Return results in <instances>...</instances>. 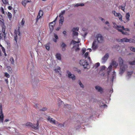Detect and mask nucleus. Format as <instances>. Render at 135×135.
Listing matches in <instances>:
<instances>
[{"mask_svg": "<svg viewBox=\"0 0 135 135\" xmlns=\"http://www.w3.org/2000/svg\"><path fill=\"white\" fill-rule=\"evenodd\" d=\"M73 40L71 42V44L73 46V48L76 51H78L79 50L78 47L79 43L80 42V39H78L77 37H73Z\"/></svg>", "mask_w": 135, "mask_h": 135, "instance_id": "obj_1", "label": "nucleus"}, {"mask_svg": "<svg viewBox=\"0 0 135 135\" xmlns=\"http://www.w3.org/2000/svg\"><path fill=\"white\" fill-rule=\"evenodd\" d=\"M118 61L119 66L120 67V74H122L124 72L126 69V65H124L123 64V60L121 57L119 58Z\"/></svg>", "mask_w": 135, "mask_h": 135, "instance_id": "obj_2", "label": "nucleus"}, {"mask_svg": "<svg viewBox=\"0 0 135 135\" xmlns=\"http://www.w3.org/2000/svg\"><path fill=\"white\" fill-rule=\"evenodd\" d=\"M89 53L88 52H86L85 53V69H88L90 68V65L89 63L91 62V59L90 57H88Z\"/></svg>", "mask_w": 135, "mask_h": 135, "instance_id": "obj_3", "label": "nucleus"}, {"mask_svg": "<svg viewBox=\"0 0 135 135\" xmlns=\"http://www.w3.org/2000/svg\"><path fill=\"white\" fill-rule=\"evenodd\" d=\"M19 29L20 27H18V30L17 31L15 30L14 32V40L16 43H17V35H18L19 36H20V33Z\"/></svg>", "mask_w": 135, "mask_h": 135, "instance_id": "obj_4", "label": "nucleus"}, {"mask_svg": "<svg viewBox=\"0 0 135 135\" xmlns=\"http://www.w3.org/2000/svg\"><path fill=\"white\" fill-rule=\"evenodd\" d=\"M96 38H97L98 42L99 43H102L104 41L103 37L100 34H97L96 36Z\"/></svg>", "mask_w": 135, "mask_h": 135, "instance_id": "obj_5", "label": "nucleus"}, {"mask_svg": "<svg viewBox=\"0 0 135 135\" xmlns=\"http://www.w3.org/2000/svg\"><path fill=\"white\" fill-rule=\"evenodd\" d=\"M79 29L78 27H74L72 29L73 31V37H76L78 35V33L76 31H78Z\"/></svg>", "mask_w": 135, "mask_h": 135, "instance_id": "obj_6", "label": "nucleus"}, {"mask_svg": "<svg viewBox=\"0 0 135 135\" xmlns=\"http://www.w3.org/2000/svg\"><path fill=\"white\" fill-rule=\"evenodd\" d=\"M0 122H2L4 119L3 114L2 111V106L1 104H0Z\"/></svg>", "mask_w": 135, "mask_h": 135, "instance_id": "obj_7", "label": "nucleus"}, {"mask_svg": "<svg viewBox=\"0 0 135 135\" xmlns=\"http://www.w3.org/2000/svg\"><path fill=\"white\" fill-rule=\"evenodd\" d=\"M67 73L68 77L71 79L72 80H75V76L73 74H72L69 71H67Z\"/></svg>", "mask_w": 135, "mask_h": 135, "instance_id": "obj_8", "label": "nucleus"}, {"mask_svg": "<svg viewBox=\"0 0 135 135\" xmlns=\"http://www.w3.org/2000/svg\"><path fill=\"white\" fill-rule=\"evenodd\" d=\"M57 19V17L56 18L55 20L49 23V27L51 31H52L53 30L54 26L55 24V22L56 20Z\"/></svg>", "mask_w": 135, "mask_h": 135, "instance_id": "obj_9", "label": "nucleus"}, {"mask_svg": "<svg viewBox=\"0 0 135 135\" xmlns=\"http://www.w3.org/2000/svg\"><path fill=\"white\" fill-rule=\"evenodd\" d=\"M47 120L51 123L54 124L56 125L58 124V122H57L54 119L51 118L50 117H47Z\"/></svg>", "mask_w": 135, "mask_h": 135, "instance_id": "obj_10", "label": "nucleus"}, {"mask_svg": "<svg viewBox=\"0 0 135 135\" xmlns=\"http://www.w3.org/2000/svg\"><path fill=\"white\" fill-rule=\"evenodd\" d=\"M112 23L114 25L113 26L114 28H116L117 30L118 29H119V28H122V29L123 30L124 27L123 26L117 25L114 22H113Z\"/></svg>", "mask_w": 135, "mask_h": 135, "instance_id": "obj_11", "label": "nucleus"}, {"mask_svg": "<svg viewBox=\"0 0 135 135\" xmlns=\"http://www.w3.org/2000/svg\"><path fill=\"white\" fill-rule=\"evenodd\" d=\"M96 40H95L93 43L92 48L93 50H95L98 47V44Z\"/></svg>", "mask_w": 135, "mask_h": 135, "instance_id": "obj_12", "label": "nucleus"}, {"mask_svg": "<svg viewBox=\"0 0 135 135\" xmlns=\"http://www.w3.org/2000/svg\"><path fill=\"white\" fill-rule=\"evenodd\" d=\"M109 57V55L108 53L106 54L102 58V62L105 63Z\"/></svg>", "mask_w": 135, "mask_h": 135, "instance_id": "obj_13", "label": "nucleus"}, {"mask_svg": "<svg viewBox=\"0 0 135 135\" xmlns=\"http://www.w3.org/2000/svg\"><path fill=\"white\" fill-rule=\"evenodd\" d=\"M54 71L56 73H59L61 74V68L59 66H57L54 69Z\"/></svg>", "mask_w": 135, "mask_h": 135, "instance_id": "obj_14", "label": "nucleus"}, {"mask_svg": "<svg viewBox=\"0 0 135 135\" xmlns=\"http://www.w3.org/2000/svg\"><path fill=\"white\" fill-rule=\"evenodd\" d=\"M95 89L98 91L100 92L101 93L103 92L102 88L98 86H96L95 87Z\"/></svg>", "mask_w": 135, "mask_h": 135, "instance_id": "obj_15", "label": "nucleus"}, {"mask_svg": "<svg viewBox=\"0 0 135 135\" xmlns=\"http://www.w3.org/2000/svg\"><path fill=\"white\" fill-rule=\"evenodd\" d=\"M55 56L58 60H61V55L60 53H57L55 55Z\"/></svg>", "mask_w": 135, "mask_h": 135, "instance_id": "obj_16", "label": "nucleus"}, {"mask_svg": "<svg viewBox=\"0 0 135 135\" xmlns=\"http://www.w3.org/2000/svg\"><path fill=\"white\" fill-rule=\"evenodd\" d=\"M61 47L62 51H65V47H66V45L64 43H62L61 45Z\"/></svg>", "mask_w": 135, "mask_h": 135, "instance_id": "obj_17", "label": "nucleus"}, {"mask_svg": "<svg viewBox=\"0 0 135 135\" xmlns=\"http://www.w3.org/2000/svg\"><path fill=\"white\" fill-rule=\"evenodd\" d=\"M111 65L114 67H116L118 65V64L114 60H112V61Z\"/></svg>", "mask_w": 135, "mask_h": 135, "instance_id": "obj_18", "label": "nucleus"}, {"mask_svg": "<svg viewBox=\"0 0 135 135\" xmlns=\"http://www.w3.org/2000/svg\"><path fill=\"white\" fill-rule=\"evenodd\" d=\"M130 13L129 12L127 13L126 14V21L127 22L129 20Z\"/></svg>", "mask_w": 135, "mask_h": 135, "instance_id": "obj_19", "label": "nucleus"}, {"mask_svg": "<svg viewBox=\"0 0 135 135\" xmlns=\"http://www.w3.org/2000/svg\"><path fill=\"white\" fill-rule=\"evenodd\" d=\"M84 49L83 48L82 49L80 54V57H84Z\"/></svg>", "mask_w": 135, "mask_h": 135, "instance_id": "obj_20", "label": "nucleus"}, {"mask_svg": "<svg viewBox=\"0 0 135 135\" xmlns=\"http://www.w3.org/2000/svg\"><path fill=\"white\" fill-rule=\"evenodd\" d=\"M79 64L81 66L84 67V59L80 60L79 62Z\"/></svg>", "mask_w": 135, "mask_h": 135, "instance_id": "obj_21", "label": "nucleus"}, {"mask_svg": "<svg viewBox=\"0 0 135 135\" xmlns=\"http://www.w3.org/2000/svg\"><path fill=\"white\" fill-rule=\"evenodd\" d=\"M54 37L55 38L53 39V40L55 42H57V40L58 39V36L55 33L54 34Z\"/></svg>", "mask_w": 135, "mask_h": 135, "instance_id": "obj_22", "label": "nucleus"}, {"mask_svg": "<svg viewBox=\"0 0 135 135\" xmlns=\"http://www.w3.org/2000/svg\"><path fill=\"white\" fill-rule=\"evenodd\" d=\"M60 18V19L59 21V24L60 25H62L64 21V18L63 17Z\"/></svg>", "mask_w": 135, "mask_h": 135, "instance_id": "obj_23", "label": "nucleus"}, {"mask_svg": "<svg viewBox=\"0 0 135 135\" xmlns=\"http://www.w3.org/2000/svg\"><path fill=\"white\" fill-rule=\"evenodd\" d=\"M118 30L120 32H122V33L123 35H127V33L126 32H124L123 31L122 29H118Z\"/></svg>", "mask_w": 135, "mask_h": 135, "instance_id": "obj_24", "label": "nucleus"}, {"mask_svg": "<svg viewBox=\"0 0 135 135\" xmlns=\"http://www.w3.org/2000/svg\"><path fill=\"white\" fill-rule=\"evenodd\" d=\"M117 17H118L119 20L121 21H122V16L120 13H119L117 16Z\"/></svg>", "mask_w": 135, "mask_h": 135, "instance_id": "obj_25", "label": "nucleus"}, {"mask_svg": "<svg viewBox=\"0 0 135 135\" xmlns=\"http://www.w3.org/2000/svg\"><path fill=\"white\" fill-rule=\"evenodd\" d=\"M37 123L36 125H35L34 124L33 125V127L35 128V129H37L38 128V126L39 125V124L38 123V120H37Z\"/></svg>", "mask_w": 135, "mask_h": 135, "instance_id": "obj_26", "label": "nucleus"}, {"mask_svg": "<svg viewBox=\"0 0 135 135\" xmlns=\"http://www.w3.org/2000/svg\"><path fill=\"white\" fill-rule=\"evenodd\" d=\"M128 39L127 38H124L122 39V42H128Z\"/></svg>", "mask_w": 135, "mask_h": 135, "instance_id": "obj_27", "label": "nucleus"}, {"mask_svg": "<svg viewBox=\"0 0 135 135\" xmlns=\"http://www.w3.org/2000/svg\"><path fill=\"white\" fill-rule=\"evenodd\" d=\"M9 61L12 64H14V60L12 57H11L10 58Z\"/></svg>", "mask_w": 135, "mask_h": 135, "instance_id": "obj_28", "label": "nucleus"}, {"mask_svg": "<svg viewBox=\"0 0 135 135\" xmlns=\"http://www.w3.org/2000/svg\"><path fill=\"white\" fill-rule=\"evenodd\" d=\"M25 23V20L24 18H23L22 21L21 22L20 24L22 26H23Z\"/></svg>", "mask_w": 135, "mask_h": 135, "instance_id": "obj_29", "label": "nucleus"}, {"mask_svg": "<svg viewBox=\"0 0 135 135\" xmlns=\"http://www.w3.org/2000/svg\"><path fill=\"white\" fill-rule=\"evenodd\" d=\"M112 65H110L108 68V69L109 70L108 71V73L109 74L111 71V69H112Z\"/></svg>", "mask_w": 135, "mask_h": 135, "instance_id": "obj_30", "label": "nucleus"}, {"mask_svg": "<svg viewBox=\"0 0 135 135\" xmlns=\"http://www.w3.org/2000/svg\"><path fill=\"white\" fill-rule=\"evenodd\" d=\"M112 13L116 17H117V16L119 13H117L115 11H112Z\"/></svg>", "mask_w": 135, "mask_h": 135, "instance_id": "obj_31", "label": "nucleus"}, {"mask_svg": "<svg viewBox=\"0 0 135 135\" xmlns=\"http://www.w3.org/2000/svg\"><path fill=\"white\" fill-rule=\"evenodd\" d=\"M65 13V11H62L60 14L59 17H63L62 16L63 14H64Z\"/></svg>", "mask_w": 135, "mask_h": 135, "instance_id": "obj_32", "label": "nucleus"}, {"mask_svg": "<svg viewBox=\"0 0 135 135\" xmlns=\"http://www.w3.org/2000/svg\"><path fill=\"white\" fill-rule=\"evenodd\" d=\"M27 3L26 1V0H23L22 2V4L24 6H26V4Z\"/></svg>", "mask_w": 135, "mask_h": 135, "instance_id": "obj_33", "label": "nucleus"}, {"mask_svg": "<svg viewBox=\"0 0 135 135\" xmlns=\"http://www.w3.org/2000/svg\"><path fill=\"white\" fill-rule=\"evenodd\" d=\"M43 14V11H42L40 10L39 11L38 15L39 16H40L41 17L42 16Z\"/></svg>", "mask_w": 135, "mask_h": 135, "instance_id": "obj_34", "label": "nucleus"}, {"mask_svg": "<svg viewBox=\"0 0 135 135\" xmlns=\"http://www.w3.org/2000/svg\"><path fill=\"white\" fill-rule=\"evenodd\" d=\"M8 18L10 20L12 17V14L10 12H8Z\"/></svg>", "mask_w": 135, "mask_h": 135, "instance_id": "obj_35", "label": "nucleus"}, {"mask_svg": "<svg viewBox=\"0 0 135 135\" xmlns=\"http://www.w3.org/2000/svg\"><path fill=\"white\" fill-rule=\"evenodd\" d=\"M7 70L10 73L11 72V68L9 66H8L7 67Z\"/></svg>", "mask_w": 135, "mask_h": 135, "instance_id": "obj_36", "label": "nucleus"}, {"mask_svg": "<svg viewBox=\"0 0 135 135\" xmlns=\"http://www.w3.org/2000/svg\"><path fill=\"white\" fill-rule=\"evenodd\" d=\"M46 49L47 50H49L50 49V46L49 44H47L45 45Z\"/></svg>", "mask_w": 135, "mask_h": 135, "instance_id": "obj_37", "label": "nucleus"}, {"mask_svg": "<svg viewBox=\"0 0 135 135\" xmlns=\"http://www.w3.org/2000/svg\"><path fill=\"white\" fill-rule=\"evenodd\" d=\"M2 32L3 33V36L5 38L6 37L5 29V28H3L2 30Z\"/></svg>", "mask_w": 135, "mask_h": 135, "instance_id": "obj_38", "label": "nucleus"}, {"mask_svg": "<svg viewBox=\"0 0 135 135\" xmlns=\"http://www.w3.org/2000/svg\"><path fill=\"white\" fill-rule=\"evenodd\" d=\"M4 76L8 78H9L10 77V75L7 72L4 73Z\"/></svg>", "mask_w": 135, "mask_h": 135, "instance_id": "obj_39", "label": "nucleus"}, {"mask_svg": "<svg viewBox=\"0 0 135 135\" xmlns=\"http://www.w3.org/2000/svg\"><path fill=\"white\" fill-rule=\"evenodd\" d=\"M26 125L27 126H32V124L31 123L28 122L26 123Z\"/></svg>", "mask_w": 135, "mask_h": 135, "instance_id": "obj_40", "label": "nucleus"}, {"mask_svg": "<svg viewBox=\"0 0 135 135\" xmlns=\"http://www.w3.org/2000/svg\"><path fill=\"white\" fill-rule=\"evenodd\" d=\"M100 64L99 62H97L94 65V67H95V68H97L99 66H100Z\"/></svg>", "mask_w": 135, "mask_h": 135, "instance_id": "obj_41", "label": "nucleus"}, {"mask_svg": "<svg viewBox=\"0 0 135 135\" xmlns=\"http://www.w3.org/2000/svg\"><path fill=\"white\" fill-rule=\"evenodd\" d=\"M129 63L131 65H135V60L132 61H130L129 62Z\"/></svg>", "mask_w": 135, "mask_h": 135, "instance_id": "obj_42", "label": "nucleus"}, {"mask_svg": "<svg viewBox=\"0 0 135 135\" xmlns=\"http://www.w3.org/2000/svg\"><path fill=\"white\" fill-rule=\"evenodd\" d=\"M73 6L74 7H78L79 6L78 3H76V4H73Z\"/></svg>", "mask_w": 135, "mask_h": 135, "instance_id": "obj_43", "label": "nucleus"}, {"mask_svg": "<svg viewBox=\"0 0 135 135\" xmlns=\"http://www.w3.org/2000/svg\"><path fill=\"white\" fill-rule=\"evenodd\" d=\"M78 82H79V84L80 85V87L82 88H84V85H83V84H82V83L80 82V81H79Z\"/></svg>", "mask_w": 135, "mask_h": 135, "instance_id": "obj_44", "label": "nucleus"}, {"mask_svg": "<svg viewBox=\"0 0 135 135\" xmlns=\"http://www.w3.org/2000/svg\"><path fill=\"white\" fill-rule=\"evenodd\" d=\"M113 73V75H112V81H113V78L114 77V76H115V72L114 71L113 73Z\"/></svg>", "mask_w": 135, "mask_h": 135, "instance_id": "obj_45", "label": "nucleus"}, {"mask_svg": "<svg viewBox=\"0 0 135 135\" xmlns=\"http://www.w3.org/2000/svg\"><path fill=\"white\" fill-rule=\"evenodd\" d=\"M130 49L133 52H135V48L133 47H131L130 48Z\"/></svg>", "mask_w": 135, "mask_h": 135, "instance_id": "obj_46", "label": "nucleus"}, {"mask_svg": "<svg viewBox=\"0 0 135 135\" xmlns=\"http://www.w3.org/2000/svg\"><path fill=\"white\" fill-rule=\"evenodd\" d=\"M56 125L57 126H58L60 127H62L64 126V125L63 124H59L58 123V124H57Z\"/></svg>", "mask_w": 135, "mask_h": 135, "instance_id": "obj_47", "label": "nucleus"}, {"mask_svg": "<svg viewBox=\"0 0 135 135\" xmlns=\"http://www.w3.org/2000/svg\"><path fill=\"white\" fill-rule=\"evenodd\" d=\"M125 6H120V8L124 11Z\"/></svg>", "mask_w": 135, "mask_h": 135, "instance_id": "obj_48", "label": "nucleus"}, {"mask_svg": "<svg viewBox=\"0 0 135 135\" xmlns=\"http://www.w3.org/2000/svg\"><path fill=\"white\" fill-rule=\"evenodd\" d=\"M0 10H1V12L3 14L4 13V9H3V7H1V9H0Z\"/></svg>", "mask_w": 135, "mask_h": 135, "instance_id": "obj_49", "label": "nucleus"}, {"mask_svg": "<svg viewBox=\"0 0 135 135\" xmlns=\"http://www.w3.org/2000/svg\"><path fill=\"white\" fill-rule=\"evenodd\" d=\"M133 72L132 71L128 72L127 73V75L128 76L131 75L133 74Z\"/></svg>", "mask_w": 135, "mask_h": 135, "instance_id": "obj_50", "label": "nucleus"}, {"mask_svg": "<svg viewBox=\"0 0 135 135\" xmlns=\"http://www.w3.org/2000/svg\"><path fill=\"white\" fill-rule=\"evenodd\" d=\"M79 6H84V3H78Z\"/></svg>", "mask_w": 135, "mask_h": 135, "instance_id": "obj_51", "label": "nucleus"}, {"mask_svg": "<svg viewBox=\"0 0 135 135\" xmlns=\"http://www.w3.org/2000/svg\"><path fill=\"white\" fill-rule=\"evenodd\" d=\"M123 30H124L126 31H130V30L129 28H124H124H123Z\"/></svg>", "mask_w": 135, "mask_h": 135, "instance_id": "obj_52", "label": "nucleus"}, {"mask_svg": "<svg viewBox=\"0 0 135 135\" xmlns=\"http://www.w3.org/2000/svg\"><path fill=\"white\" fill-rule=\"evenodd\" d=\"M1 47V49L2 50V51L3 52H5V50L4 48L2 46Z\"/></svg>", "mask_w": 135, "mask_h": 135, "instance_id": "obj_53", "label": "nucleus"}, {"mask_svg": "<svg viewBox=\"0 0 135 135\" xmlns=\"http://www.w3.org/2000/svg\"><path fill=\"white\" fill-rule=\"evenodd\" d=\"M41 17L40 16H39L38 15V16L37 17V19L36 20V22H37L38 21V20Z\"/></svg>", "mask_w": 135, "mask_h": 135, "instance_id": "obj_54", "label": "nucleus"}, {"mask_svg": "<svg viewBox=\"0 0 135 135\" xmlns=\"http://www.w3.org/2000/svg\"><path fill=\"white\" fill-rule=\"evenodd\" d=\"M1 0L2 1L3 3H4V4H6L7 3V0Z\"/></svg>", "mask_w": 135, "mask_h": 135, "instance_id": "obj_55", "label": "nucleus"}, {"mask_svg": "<svg viewBox=\"0 0 135 135\" xmlns=\"http://www.w3.org/2000/svg\"><path fill=\"white\" fill-rule=\"evenodd\" d=\"M122 39H120L119 38L117 39V40L118 42H122Z\"/></svg>", "mask_w": 135, "mask_h": 135, "instance_id": "obj_56", "label": "nucleus"}, {"mask_svg": "<svg viewBox=\"0 0 135 135\" xmlns=\"http://www.w3.org/2000/svg\"><path fill=\"white\" fill-rule=\"evenodd\" d=\"M131 43H135V40L133 39H131Z\"/></svg>", "mask_w": 135, "mask_h": 135, "instance_id": "obj_57", "label": "nucleus"}, {"mask_svg": "<svg viewBox=\"0 0 135 135\" xmlns=\"http://www.w3.org/2000/svg\"><path fill=\"white\" fill-rule=\"evenodd\" d=\"M102 104H103V105H99V106L100 107H101L102 106L105 107L107 106V105L106 104H104L103 103H102Z\"/></svg>", "mask_w": 135, "mask_h": 135, "instance_id": "obj_58", "label": "nucleus"}, {"mask_svg": "<svg viewBox=\"0 0 135 135\" xmlns=\"http://www.w3.org/2000/svg\"><path fill=\"white\" fill-rule=\"evenodd\" d=\"M5 81L6 82V83L7 84H8V79H5Z\"/></svg>", "mask_w": 135, "mask_h": 135, "instance_id": "obj_59", "label": "nucleus"}, {"mask_svg": "<svg viewBox=\"0 0 135 135\" xmlns=\"http://www.w3.org/2000/svg\"><path fill=\"white\" fill-rule=\"evenodd\" d=\"M63 33L64 35H65L66 34V32L65 31H64L63 32Z\"/></svg>", "mask_w": 135, "mask_h": 135, "instance_id": "obj_60", "label": "nucleus"}, {"mask_svg": "<svg viewBox=\"0 0 135 135\" xmlns=\"http://www.w3.org/2000/svg\"><path fill=\"white\" fill-rule=\"evenodd\" d=\"M59 102H60L61 103V104H63V102H62V101H61L60 100H59Z\"/></svg>", "mask_w": 135, "mask_h": 135, "instance_id": "obj_61", "label": "nucleus"}, {"mask_svg": "<svg viewBox=\"0 0 135 135\" xmlns=\"http://www.w3.org/2000/svg\"><path fill=\"white\" fill-rule=\"evenodd\" d=\"M105 23L106 25H108V24H109V22L108 21H106L105 22Z\"/></svg>", "mask_w": 135, "mask_h": 135, "instance_id": "obj_62", "label": "nucleus"}, {"mask_svg": "<svg viewBox=\"0 0 135 135\" xmlns=\"http://www.w3.org/2000/svg\"><path fill=\"white\" fill-rule=\"evenodd\" d=\"M87 50H88L89 52H91V49H87Z\"/></svg>", "mask_w": 135, "mask_h": 135, "instance_id": "obj_63", "label": "nucleus"}, {"mask_svg": "<svg viewBox=\"0 0 135 135\" xmlns=\"http://www.w3.org/2000/svg\"><path fill=\"white\" fill-rule=\"evenodd\" d=\"M26 1L27 2V3L30 2H31V0H26Z\"/></svg>", "mask_w": 135, "mask_h": 135, "instance_id": "obj_64", "label": "nucleus"}]
</instances>
